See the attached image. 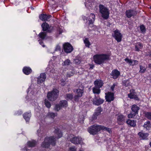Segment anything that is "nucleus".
Wrapping results in <instances>:
<instances>
[{"label":"nucleus","mask_w":151,"mask_h":151,"mask_svg":"<svg viewBox=\"0 0 151 151\" xmlns=\"http://www.w3.org/2000/svg\"><path fill=\"white\" fill-rule=\"evenodd\" d=\"M56 140L54 136L50 137H47L44 139V141L41 144V146L42 148L48 149L50 147V145L52 146L56 145Z\"/></svg>","instance_id":"1"},{"label":"nucleus","mask_w":151,"mask_h":151,"mask_svg":"<svg viewBox=\"0 0 151 151\" xmlns=\"http://www.w3.org/2000/svg\"><path fill=\"white\" fill-rule=\"evenodd\" d=\"M93 58L95 63L98 65H101L109 60V56L106 54H96L94 55Z\"/></svg>","instance_id":"2"},{"label":"nucleus","mask_w":151,"mask_h":151,"mask_svg":"<svg viewBox=\"0 0 151 151\" xmlns=\"http://www.w3.org/2000/svg\"><path fill=\"white\" fill-rule=\"evenodd\" d=\"M59 91L56 89H54L50 91H49L47 94V97L48 99L51 101H53L55 100L58 97Z\"/></svg>","instance_id":"3"},{"label":"nucleus","mask_w":151,"mask_h":151,"mask_svg":"<svg viewBox=\"0 0 151 151\" xmlns=\"http://www.w3.org/2000/svg\"><path fill=\"white\" fill-rule=\"evenodd\" d=\"M99 12L101 17L104 19H106L109 17V9L104 6L100 4L99 6Z\"/></svg>","instance_id":"4"},{"label":"nucleus","mask_w":151,"mask_h":151,"mask_svg":"<svg viewBox=\"0 0 151 151\" xmlns=\"http://www.w3.org/2000/svg\"><path fill=\"white\" fill-rule=\"evenodd\" d=\"M101 125L93 124L89 127L88 129V132L91 134H96L101 131Z\"/></svg>","instance_id":"5"},{"label":"nucleus","mask_w":151,"mask_h":151,"mask_svg":"<svg viewBox=\"0 0 151 151\" xmlns=\"http://www.w3.org/2000/svg\"><path fill=\"white\" fill-rule=\"evenodd\" d=\"M139 109V107L137 105L135 104L133 105L131 108L132 111L128 115V117L129 119L134 117L138 114Z\"/></svg>","instance_id":"6"},{"label":"nucleus","mask_w":151,"mask_h":151,"mask_svg":"<svg viewBox=\"0 0 151 151\" xmlns=\"http://www.w3.org/2000/svg\"><path fill=\"white\" fill-rule=\"evenodd\" d=\"M68 106V102L66 100H61L58 104H56L54 107V110L57 111H59L62 108H66Z\"/></svg>","instance_id":"7"},{"label":"nucleus","mask_w":151,"mask_h":151,"mask_svg":"<svg viewBox=\"0 0 151 151\" xmlns=\"http://www.w3.org/2000/svg\"><path fill=\"white\" fill-rule=\"evenodd\" d=\"M112 36L118 42H120L122 40V35L117 29L114 32V33L112 34Z\"/></svg>","instance_id":"8"},{"label":"nucleus","mask_w":151,"mask_h":151,"mask_svg":"<svg viewBox=\"0 0 151 151\" xmlns=\"http://www.w3.org/2000/svg\"><path fill=\"white\" fill-rule=\"evenodd\" d=\"M105 99L106 101L111 102L114 99V93L113 92L108 91L105 93Z\"/></svg>","instance_id":"9"},{"label":"nucleus","mask_w":151,"mask_h":151,"mask_svg":"<svg viewBox=\"0 0 151 151\" xmlns=\"http://www.w3.org/2000/svg\"><path fill=\"white\" fill-rule=\"evenodd\" d=\"M63 47L64 51L67 53L71 52L73 50L72 46L68 42L63 44Z\"/></svg>","instance_id":"10"},{"label":"nucleus","mask_w":151,"mask_h":151,"mask_svg":"<svg viewBox=\"0 0 151 151\" xmlns=\"http://www.w3.org/2000/svg\"><path fill=\"white\" fill-rule=\"evenodd\" d=\"M104 101V100L101 99L99 96H95L92 101L93 104L96 106H99L102 104Z\"/></svg>","instance_id":"11"},{"label":"nucleus","mask_w":151,"mask_h":151,"mask_svg":"<svg viewBox=\"0 0 151 151\" xmlns=\"http://www.w3.org/2000/svg\"><path fill=\"white\" fill-rule=\"evenodd\" d=\"M70 141L75 145L81 144L83 142V140L81 137H74L70 139Z\"/></svg>","instance_id":"12"},{"label":"nucleus","mask_w":151,"mask_h":151,"mask_svg":"<svg viewBox=\"0 0 151 151\" xmlns=\"http://www.w3.org/2000/svg\"><path fill=\"white\" fill-rule=\"evenodd\" d=\"M130 93L128 94L129 98L130 99H134L137 100L139 99L135 91V90L132 89L129 91Z\"/></svg>","instance_id":"13"},{"label":"nucleus","mask_w":151,"mask_h":151,"mask_svg":"<svg viewBox=\"0 0 151 151\" xmlns=\"http://www.w3.org/2000/svg\"><path fill=\"white\" fill-rule=\"evenodd\" d=\"M46 78V74L45 73H41L40 77L37 79V83L38 84H41L44 82Z\"/></svg>","instance_id":"14"},{"label":"nucleus","mask_w":151,"mask_h":151,"mask_svg":"<svg viewBox=\"0 0 151 151\" xmlns=\"http://www.w3.org/2000/svg\"><path fill=\"white\" fill-rule=\"evenodd\" d=\"M137 14V12L134 10H128L126 11V14L128 18L134 16Z\"/></svg>","instance_id":"15"},{"label":"nucleus","mask_w":151,"mask_h":151,"mask_svg":"<svg viewBox=\"0 0 151 151\" xmlns=\"http://www.w3.org/2000/svg\"><path fill=\"white\" fill-rule=\"evenodd\" d=\"M125 121L124 116L123 115L121 114L119 115L117 118V122L119 125H123Z\"/></svg>","instance_id":"16"},{"label":"nucleus","mask_w":151,"mask_h":151,"mask_svg":"<svg viewBox=\"0 0 151 151\" xmlns=\"http://www.w3.org/2000/svg\"><path fill=\"white\" fill-rule=\"evenodd\" d=\"M126 122L129 127H134L136 126V120L128 119L127 120Z\"/></svg>","instance_id":"17"},{"label":"nucleus","mask_w":151,"mask_h":151,"mask_svg":"<svg viewBox=\"0 0 151 151\" xmlns=\"http://www.w3.org/2000/svg\"><path fill=\"white\" fill-rule=\"evenodd\" d=\"M120 75V72L117 70H114L111 73V75L112 76L114 79L117 78Z\"/></svg>","instance_id":"18"},{"label":"nucleus","mask_w":151,"mask_h":151,"mask_svg":"<svg viewBox=\"0 0 151 151\" xmlns=\"http://www.w3.org/2000/svg\"><path fill=\"white\" fill-rule=\"evenodd\" d=\"M31 114L30 111L26 112L23 114V117L26 122H29L31 116Z\"/></svg>","instance_id":"19"},{"label":"nucleus","mask_w":151,"mask_h":151,"mask_svg":"<svg viewBox=\"0 0 151 151\" xmlns=\"http://www.w3.org/2000/svg\"><path fill=\"white\" fill-rule=\"evenodd\" d=\"M37 143L36 141L33 139L31 141H28L27 143V145L29 147H34L36 146Z\"/></svg>","instance_id":"20"},{"label":"nucleus","mask_w":151,"mask_h":151,"mask_svg":"<svg viewBox=\"0 0 151 151\" xmlns=\"http://www.w3.org/2000/svg\"><path fill=\"white\" fill-rule=\"evenodd\" d=\"M138 135L139 136V137L143 139H146L147 138L149 135L148 133H145L143 132H140L138 134Z\"/></svg>","instance_id":"21"},{"label":"nucleus","mask_w":151,"mask_h":151,"mask_svg":"<svg viewBox=\"0 0 151 151\" xmlns=\"http://www.w3.org/2000/svg\"><path fill=\"white\" fill-rule=\"evenodd\" d=\"M103 86H95L93 89V93L95 94H99L100 93V88H101Z\"/></svg>","instance_id":"22"},{"label":"nucleus","mask_w":151,"mask_h":151,"mask_svg":"<svg viewBox=\"0 0 151 151\" xmlns=\"http://www.w3.org/2000/svg\"><path fill=\"white\" fill-rule=\"evenodd\" d=\"M54 132L57 135V138L58 139L61 137L63 136L62 132L58 128H55Z\"/></svg>","instance_id":"23"},{"label":"nucleus","mask_w":151,"mask_h":151,"mask_svg":"<svg viewBox=\"0 0 151 151\" xmlns=\"http://www.w3.org/2000/svg\"><path fill=\"white\" fill-rule=\"evenodd\" d=\"M95 19V15L93 13H91L90 15L89 16L88 18L89 21V25L90 24H93V23Z\"/></svg>","instance_id":"24"},{"label":"nucleus","mask_w":151,"mask_h":151,"mask_svg":"<svg viewBox=\"0 0 151 151\" xmlns=\"http://www.w3.org/2000/svg\"><path fill=\"white\" fill-rule=\"evenodd\" d=\"M24 73L26 75H29L31 72L32 70L29 67H26L24 68L23 69Z\"/></svg>","instance_id":"25"},{"label":"nucleus","mask_w":151,"mask_h":151,"mask_svg":"<svg viewBox=\"0 0 151 151\" xmlns=\"http://www.w3.org/2000/svg\"><path fill=\"white\" fill-rule=\"evenodd\" d=\"M143 47L142 44L140 42L137 43L135 45V50L137 51H139Z\"/></svg>","instance_id":"26"},{"label":"nucleus","mask_w":151,"mask_h":151,"mask_svg":"<svg viewBox=\"0 0 151 151\" xmlns=\"http://www.w3.org/2000/svg\"><path fill=\"white\" fill-rule=\"evenodd\" d=\"M143 127L147 130H149L151 128V124L150 122L148 121L145 122L143 125Z\"/></svg>","instance_id":"27"},{"label":"nucleus","mask_w":151,"mask_h":151,"mask_svg":"<svg viewBox=\"0 0 151 151\" xmlns=\"http://www.w3.org/2000/svg\"><path fill=\"white\" fill-rule=\"evenodd\" d=\"M101 130L106 131L110 134L112 133V131L111 128L101 125Z\"/></svg>","instance_id":"28"},{"label":"nucleus","mask_w":151,"mask_h":151,"mask_svg":"<svg viewBox=\"0 0 151 151\" xmlns=\"http://www.w3.org/2000/svg\"><path fill=\"white\" fill-rule=\"evenodd\" d=\"M41 26L44 31L47 30L49 28V25L46 22L43 23Z\"/></svg>","instance_id":"29"},{"label":"nucleus","mask_w":151,"mask_h":151,"mask_svg":"<svg viewBox=\"0 0 151 151\" xmlns=\"http://www.w3.org/2000/svg\"><path fill=\"white\" fill-rule=\"evenodd\" d=\"M102 111V109L101 107H98L95 109L94 112L98 116L100 115L101 112Z\"/></svg>","instance_id":"30"},{"label":"nucleus","mask_w":151,"mask_h":151,"mask_svg":"<svg viewBox=\"0 0 151 151\" xmlns=\"http://www.w3.org/2000/svg\"><path fill=\"white\" fill-rule=\"evenodd\" d=\"M75 92L77 95L80 96V97H81L83 95V90L78 88L76 90Z\"/></svg>","instance_id":"31"},{"label":"nucleus","mask_w":151,"mask_h":151,"mask_svg":"<svg viewBox=\"0 0 151 151\" xmlns=\"http://www.w3.org/2000/svg\"><path fill=\"white\" fill-rule=\"evenodd\" d=\"M145 117L147 119L151 120V112L145 111L144 112Z\"/></svg>","instance_id":"32"},{"label":"nucleus","mask_w":151,"mask_h":151,"mask_svg":"<svg viewBox=\"0 0 151 151\" xmlns=\"http://www.w3.org/2000/svg\"><path fill=\"white\" fill-rule=\"evenodd\" d=\"M73 98V95L72 93H67L65 95V99L67 100H72Z\"/></svg>","instance_id":"33"},{"label":"nucleus","mask_w":151,"mask_h":151,"mask_svg":"<svg viewBox=\"0 0 151 151\" xmlns=\"http://www.w3.org/2000/svg\"><path fill=\"white\" fill-rule=\"evenodd\" d=\"M71 64V62L70 60L68 59H66L62 63V65L63 66H68V65H70Z\"/></svg>","instance_id":"34"},{"label":"nucleus","mask_w":151,"mask_h":151,"mask_svg":"<svg viewBox=\"0 0 151 151\" xmlns=\"http://www.w3.org/2000/svg\"><path fill=\"white\" fill-rule=\"evenodd\" d=\"M39 37L42 40H44L46 37L45 32H41L38 35Z\"/></svg>","instance_id":"35"},{"label":"nucleus","mask_w":151,"mask_h":151,"mask_svg":"<svg viewBox=\"0 0 151 151\" xmlns=\"http://www.w3.org/2000/svg\"><path fill=\"white\" fill-rule=\"evenodd\" d=\"M94 85H103L104 83L101 80L97 79L94 81Z\"/></svg>","instance_id":"36"},{"label":"nucleus","mask_w":151,"mask_h":151,"mask_svg":"<svg viewBox=\"0 0 151 151\" xmlns=\"http://www.w3.org/2000/svg\"><path fill=\"white\" fill-rule=\"evenodd\" d=\"M47 116H48L52 119H54L55 117L57 116V114H55L53 112H48Z\"/></svg>","instance_id":"37"},{"label":"nucleus","mask_w":151,"mask_h":151,"mask_svg":"<svg viewBox=\"0 0 151 151\" xmlns=\"http://www.w3.org/2000/svg\"><path fill=\"white\" fill-rule=\"evenodd\" d=\"M45 104L46 106L48 109L50 108L51 106V104L50 102L48 100L46 99L45 100Z\"/></svg>","instance_id":"38"},{"label":"nucleus","mask_w":151,"mask_h":151,"mask_svg":"<svg viewBox=\"0 0 151 151\" xmlns=\"http://www.w3.org/2000/svg\"><path fill=\"white\" fill-rule=\"evenodd\" d=\"M84 42L85 44V45L86 47H89L90 45V42L87 38H86L84 40Z\"/></svg>","instance_id":"39"},{"label":"nucleus","mask_w":151,"mask_h":151,"mask_svg":"<svg viewBox=\"0 0 151 151\" xmlns=\"http://www.w3.org/2000/svg\"><path fill=\"white\" fill-rule=\"evenodd\" d=\"M40 19L42 21H45L46 19V14H41L40 16Z\"/></svg>","instance_id":"40"},{"label":"nucleus","mask_w":151,"mask_h":151,"mask_svg":"<svg viewBox=\"0 0 151 151\" xmlns=\"http://www.w3.org/2000/svg\"><path fill=\"white\" fill-rule=\"evenodd\" d=\"M95 113H94L93 114V115L91 117V118L90 119V120L91 122H93L94 120H96L97 118V116H98Z\"/></svg>","instance_id":"41"},{"label":"nucleus","mask_w":151,"mask_h":151,"mask_svg":"<svg viewBox=\"0 0 151 151\" xmlns=\"http://www.w3.org/2000/svg\"><path fill=\"white\" fill-rule=\"evenodd\" d=\"M124 60L126 61L127 63H129L130 65H132L133 64V61L131 59H129L128 58H126L124 59Z\"/></svg>","instance_id":"42"},{"label":"nucleus","mask_w":151,"mask_h":151,"mask_svg":"<svg viewBox=\"0 0 151 151\" xmlns=\"http://www.w3.org/2000/svg\"><path fill=\"white\" fill-rule=\"evenodd\" d=\"M139 72L141 73H144L146 70V69L142 65H140Z\"/></svg>","instance_id":"43"},{"label":"nucleus","mask_w":151,"mask_h":151,"mask_svg":"<svg viewBox=\"0 0 151 151\" xmlns=\"http://www.w3.org/2000/svg\"><path fill=\"white\" fill-rule=\"evenodd\" d=\"M140 29L142 32L143 33L145 32V27L144 25H142L140 26Z\"/></svg>","instance_id":"44"},{"label":"nucleus","mask_w":151,"mask_h":151,"mask_svg":"<svg viewBox=\"0 0 151 151\" xmlns=\"http://www.w3.org/2000/svg\"><path fill=\"white\" fill-rule=\"evenodd\" d=\"M22 114V110H19L15 112V115L17 116H19L21 115Z\"/></svg>","instance_id":"45"},{"label":"nucleus","mask_w":151,"mask_h":151,"mask_svg":"<svg viewBox=\"0 0 151 151\" xmlns=\"http://www.w3.org/2000/svg\"><path fill=\"white\" fill-rule=\"evenodd\" d=\"M73 72L72 71H68L67 73V76L68 77H70L71 76H72L73 75Z\"/></svg>","instance_id":"46"},{"label":"nucleus","mask_w":151,"mask_h":151,"mask_svg":"<svg viewBox=\"0 0 151 151\" xmlns=\"http://www.w3.org/2000/svg\"><path fill=\"white\" fill-rule=\"evenodd\" d=\"M85 4L87 8H88L89 7H91V4H90V3L88 2V1H86V2L85 3Z\"/></svg>","instance_id":"47"},{"label":"nucleus","mask_w":151,"mask_h":151,"mask_svg":"<svg viewBox=\"0 0 151 151\" xmlns=\"http://www.w3.org/2000/svg\"><path fill=\"white\" fill-rule=\"evenodd\" d=\"M80 96L78 95L77 94L74 96V101L76 102L78 101L79 99V98L80 97Z\"/></svg>","instance_id":"48"},{"label":"nucleus","mask_w":151,"mask_h":151,"mask_svg":"<svg viewBox=\"0 0 151 151\" xmlns=\"http://www.w3.org/2000/svg\"><path fill=\"white\" fill-rule=\"evenodd\" d=\"M76 149L75 147H70L69 148L68 151H76Z\"/></svg>","instance_id":"49"},{"label":"nucleus","mask_w":151,"mask_h":151,"mask_svg":"<svg viewBox=\"0 0 151 151\" xmlns=\"http://www.w3.org/2000/svg\"><path fill=\"white\" fill-rule=\"evenodd\" d=\"M61 47L59 45H57L56 47L55 50L56 51H60V50Z\"/></svg>","instance_id":"50"},{"label":"nucleus","mask_w":151,"mask_h":151,"mask_svg":"<svg viewBox=\"0 0 151 151\" xmlns=\"http://www.w3.org/2000/svg\"><path fill=\"white\" fill-rule=\"evenodd\" d=\"M37 134H38V136H40V137H42V135L41 134H41V133H40V132H41V131L39 130V129H38L37 130Z\"/></svg>","instance_id":"51"},{"label":"nucleus","mask_w":151,"mask_h":151,"mask_svg":"<svg viewBox=\"0 0 151 151\" xmlns=\"http://www.w3.org/2000/svg\"><path fill=\"white\" fill-rule=\"evenodd\" d=\"M51 15H47L46 14V21H48L49 20V19L51 17Z\"/></svg>","instance_id":"52"},{"label":"nucleus","mask_w":151,"mask_h":151,"mask_svg":"<svg viewBox=\"0 0 151 151\" xmlns=\"http://www.w3.org/2000/svg\"><path fill=\"white\" fill-rule=\"evenodd\" d=\"M75 62L78 64H79L81 62L78 59H76L75 60Z\"/></svg>","instance_id":"53"},{"label":"nucleus","mask_w":151,"mask_h":151,"mask_svg":"<svg viewBox=\"0 0 151 151\" xmlns=\"http://www.w3.org/2000/svg\"><path fill=\"white\" fill-rule=\"evenodd\" d=\"M132 61H133V64H132V65H134L136 64H137L138 61L137 60H132Z\"/></svg>","instance_id":"54"},{"label":"nucleus","mask_w":151,"mask_h":151,"mask_svg":"<svg viewBox=\"0 0 151 151\" xmlns=\"http://www.w3.org/2000/svg\"><path fill=\"white\" fill-rule=\"evenodd\" d=\"M115 86H111V87L110 88V90L111 91H114Z\"/></svg>","instance_id":"55"},{"label":"nucleus","mask_w":151,"mask_h":151,"mask_svg":"<svg viewBox=\"0 0 151 151\" xmlns=\"http://www.w3.org/2000/svg\"><path fill=\"white\" fill-rule=\"evenodd\" d=\"M66 84V83L65 82V81H64V79H62L61 80V85H63V84L64 85Z\"/></svg>","instance_id":"56"},{"label":"nucleus","mask_w":151,"mask_h":151,"mask_svg":"<svg viewBox=\"0 0 151 151\" xmlns=\"http://www.w3.org/2000/svg\"><path fill=\"white\" fill-rule=\"evenodd\" d=\"M38 41H39V43L40 45H42L43 47H45V46L43 44V42L42 41L39 40Z\"/></svg>","instance_id":"57"},{"label":"nucleus","mask_w":151,"mask_h":151,"mask_svg":"<svg viewBox=\"0 0 151 151\" xmlns=\"http://www.w3.org/2000/svg\"><path fill=\"white\" fill-rule=\"evenodd\" d=\"M124 82L125 85H128V84H129V81L128 80H127L126 81H125Z\"/></svg>","instance_id":"58"},{"label":"nucleus","mask_w":151,"mask_h":151,"mask_svg":"<svg viewBox=\"0 0 151 151\" xmlns=\"http://www.w3.org/2000/svg\"><path fill=\"white\" fill-rule=\"evenodd\" d=\"M49 2L51 4L54 5L55 4V3L53 2V0H50Z\"/></svg>","instance_id":"59"},{"label":"nucleus","mask_w":151,"mask_h":151,"mask_svg":"<svg viewBox=\"0 0 151 151\" xmlns=\"http://www.w3.org/2000/svg\"><path fill=\"white\" fill-rule=\"evenodd\" d=\"M63 32V31L62 30H60L59 31V34H61Z\"/></svg>","instance_id":"60"},{"label":"nucleus","mask_w":151,"mask_h":151,"mask_svg":"<svg viewBox=\"0 0 151 151\" xmlns=\"http://www.w3.org/2000/svg\"><path fill=\"white\" fill-rule=\"evenodd\" d=\"M24 151H29V150L25 148L24 149Z\"/></svg>","instance_id":"61"},{"label":"nucleus","mask_w":151,"mask_h":151,"mask_svg":"<svg viewBox=\"0 0 151 151\" xmlns=\"http://www.w3.org/2000/svg\"><path fill=\"white\" fill-rule=\"evenodd\" d=\"M94 67V65H92L90 67V69H93V67Z\"/></svg>","instance_id":"62"},{"label":"nucleus","mask_w":151,"mask_h":151,"mask_svg":"<svg viewBox=\"0 0 151 151\" xmlns=\"http://www.w3.org/2000/svg\"><path fill=\"white\" fill-rule=\"evenodd\" d=\"M149 145L150 146V147H151V141L150 142Z\"/></svg>","instance_id":"63"},{"label":"nucleus","mask_w":151,"mask_h":151,"mask_svg":"<svg viewBox=\"0 0 151 151\" xmlns=\"http://www.w3.org/2000/svg\"><path fill=\"white\" fill-rule=\"evenodd\" d=\"M149 67H151V64H149Z\"/></svg>","instance_id":"64"}]
</instances>
